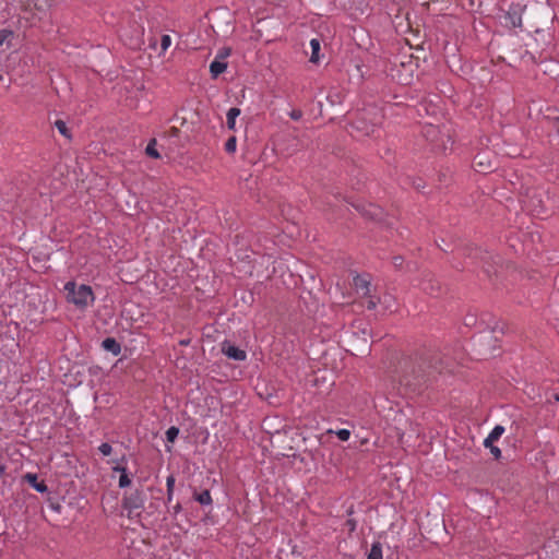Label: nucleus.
<instances>
[{
    "label": "nucleus",
    "mask_w": 559,
    "mask_h": 559,
    "mask_svg": "<svg viewBox=\"0 0 559 559\" xmlns=\"http://www.w3.org/2000/svg\"><path fill=\"white\" fill-rule=\"evenodd\" d=\"M98 450L104 456H108L111 454L112 448L109 443L104 442L99 445Z\"/></svg>",
    "instance_id": "nucleus-25"
},
{
    "label": "nucleus",
    "mask_w": 559,
    "mask_h": 559,
    "mask_svg": "<svg viewBox=\"0 0 559 559\" xmlns=\"http://www.w3.org/2000/svg\"><path fill=\"white\" fill-rule=\"evenodd\" d=\"M63 290L67 301L73 304L79 309H86L95 299L92 287L85 284L78 285L75 282L70 281L64 284Z\"/></svg>",
    "instance_id": "nucleus-3"
},
{
    "label": "nucleus",
    "mask_w": 559,
    "mask_h": 559,
    "mask_svg": "<svg viewBox=\"0 0 559 559\" xmlns=\"http://www.w3.org/2000/svg\"><path fill=\"white\" fill-rule=\"evenodd\" d=\"M336 436L342 441H347L350 437V431L347 429H340L336 431Z\"/></svg>",
    "instance_id": "nucleus-27"
},
{
    "label": "nucleus",
    "mask_w": 559,
    "mask_h": 559,
    "mask_svg": "<svg viewBox=\"0 0 559 559\" xmlns=\"http://www.w3.org/2000/svg\"><path fill=\"white\" fill-rule=\"evenodd\" d=\"M166 487H167V501L170 502L173 500L174 487H175V477L173 475H169L167 477Z\"/></svg>",
    "instance_id": "nucleus-20"
},
{
    "label": "nucleus",
    "mask_w": 559,
    "mask_h": 559,
    "mask_svg": "<svg viewBox=\"0 0 559 559\" xmlns=\"http://www.w3.org/2000/svg\"><path fill=\"white\" fill-rule=\"evenodd\" d=\"M521 23V19H519V24ZM513 26H516L518 24L513 21L512 22Z\"/></svg>",
    "instance_id": "nucleus-37"
},
{
    "label": "nucleus",
    "mask_w": 559,
    "mask_h": 559,
    "mask_svg": "<svg viewBox=\"0 0 559 559\" xmlns=\"http://www.w3.org/2000/svg\"><path fill=\"white\" fill-rule=\"evenodd\" d=\"M310 47H311L310 62L318 63L320 60V57H319V51L321 48L320 40L318 38H312L310 40Z\"/></svg>",
    "instance_id": "nucleus-13"
},
{
    "label": "nucleus",
    "mask_w": 559,
    "mask_h": 559,
    "mask_svg": "<svg viewBox=\"0 0 559 559\" xmlns=\"http://www.w3.org/2000/svg\"><path fill=\"white\" fill-rule=\"evenodd\" d=\"M368 297H369V300L367 302V309H369V310L376 309V307L379 304L380 299L376 298V297H372L371 295L368 296Z\"/></svg>",
    "instance_id": "nucleus-28"
},
{
    "label": "nucleus",
    "mask_w": 559,
    "mask_h": 559,
    "mask_svg": "<svg viewBox=\"0 0 559 559\" xmlns=\"http://www.w3.org/2000/svg\"><path fill=\"white\" fill-rule=\"evenodd\" d=\"M122 507L124 510L128 511V516H138L141 513V510L144 507V499L142 496V492L139 490H135L134 492L130 493L129 496H124L122 500Z\"/></svg>",
    "instance_id": "nucleus-4"
},
{
    "label": "nucleus",
    "mask_w": 559,
    "mask_h": 559,
    "mask_svg": "<svg viewBox=\"0 0 559 559\" xmlns=\"http://www.w3.org/2000/svg\"><path fill=\"white\" fill-rule=\"evenodd\" d=\"M354 287H355L357 294H359L360 296H362V297L370 296L371 282L367 276L356 275L354 277Z\"/></svg>",
    "instance_id": "nucleus-7"
},
{
    "label": "nucleus",
    "mask_w": 559,
    "mask_h": 559,
    "mask_svg": "<svg viewBox=\"0 0 559 559\" xmlns=\"http://www.w3.org/2000/svg\"><path fill=\"white\" fill-rule=\"evenodd\" d=\"M383 122V114L374 106L365 108L354 122V128L362 134L378 135L380 126Z\"/></svg>",
    "instance_id": "nucleus-2"
},
{
    "label": "nucleus",
    "mask_w": 559,
    "mask_h": 559,
    "mask_svg": "<svg viewBox=\"0 0 559 559\" xmlns=\"http://www.w3.org/2000/svg\"><path fill=\"white\" fill-rule=\"evenodd\" d=\"M114 471L120 473V477H119V487L120 488H126L131 485V479H130V477L127 473V468L124 466H116V467H114Z\"/></svg>",
    "instance_id": "nucleus-12"
},
{
    "label": "nucleus",
    "mask_w": 559,
    "mask_h": 559,
    "mask_svg": "<svg viewBox=\"0 0 559 559\" xmlns=\"http://www.w3.org/2000/svg\"><path fill=\"white\" fill-rule=\"evenodd\" d=\"M393 264L395 267H401L403 264V258L402 257H394L393 258Z\"/></svg>",
    "instance_id": "nucleus-31"
},
{
    "label": "nucleus",
    "mask_w": 559,
    "mask_h": 559,
    "mask_svg": "<svg viewBox=\"0 0 559 559\" xmlns=\"http://www.w3.org/2000/svg\"><path fill=\"white\" fill-rule=\"evenodd\" d=\"M237 140L236 136H230L225 143V151L229 154L235 153Z\"/></svg>",
    "instance_id": "nucleus-22"
},
{
    "label": "nucleus",
    "mask_w": 559,
    "mask_h": 559,
    "mask_svg": "<svg viewBox=\"0 0 559 559\" xmlns=\"http://www.w3.org/2000/svg\"><path fill=\"white\" fill-rule=\"evenodd\" d=\"M230 48H222L216 55L217 60L224 61L230 55Z\"/></svg>",
    "instance_id": "nucleus-26"
},
{
    "label": "nucleus",
    "mask_w": 559,
    "mask_h": 559,
    "mask_svg": "<svg viewBox=\"0 0 559 559\" xmlns=\"http://www.w3.org/2000/svg\"><path fill=\"white\" fill-rule=\"evenodd\" d=\"M552 397H554V400H555L556 402H559V393H555V394L552 395Z\"/></svg>",
    "instance_id": "nucleus-35"
},
{
    "label": "nucleus",
    "mask_w": 559,
    "mask_h": 559,
    "mask_svg": "<svg viewBox=\"0 0 559 559\" xmlns=\"http://www.w3.org/2000/svg\"><path fill=\"white\" fill-rule=\"evenodd\" d=\"M222 353L228 358L238 361H243L247 358V354L245 350L238 348L237 346L228 342H224L222 344Z\"/></svg>",
    "instance_id": "nucleus-6"
},
{
    "label": "nucleus",
    "mask_w": 559,
    "mask_h": 559,
    "mask_svg": "<svg viewBox=\"0 0 559 559\" xmlns=\"http://www.w3.org/2000/svg\"><path fill=\"white\" fill-rule=\"evenodd\" d=\"M443 362L438 354L423 350L404 357L399 364V381L412 393H420L442 373Z\"/></svg>",
    "instance_id": "nucleus-1"
},
{
    "label": "nucleus",
    "mask_w": 559,
    "mask_h": 559,
    "mask_svg": "<svg viewBox=\"0 0 559 559\" xmlns=\"http://www.w3.org/2000/svg\"><path fill=\"white\" fill-rule=\"evenodd\" d=\"M194 499L202 506H209L212 503V497L209 490H203L200 493H195Z\"/></svg>",
    "instance_id": "nucleus-17"
},
{
    "label": "nucleus",
    "mask_w": 559,
    "mask_h": 559,
    "mask_svg": "<svg viewBox=\"0 0 559 559\" xmlns=\"http://www.w3.org/2000/svg\"><path fill=\"white\" fill-rule=\"evenodd\" d=\"M389 299H392V296H388ZM384 301H386V297H384Z\"/></svg>",
    "instance_id": "nucleus-38"
},
{
    "label": "nucleus",
    "mask_w": 559,
    "mask_h": 559,
    "mask_svg": "<svg viewBox=\"0 0 559 559\" xmlns=\"http://www.w3.org/2000/svg\"><path fill=\"white\" fill-rule=\"evenodd\" d=\"M171 44V38L169 35H163L160 39V48L162 51H166Z\"/></svg>",
    "instance_id": "nucleus-24"
},
{
    "label": "nucleus",
    "mask_w": 559,
    "mask_h": 559,
    "mask_svg": "<svg viewBox=\"0 0 559 559\" xmlns=\"http://www.w3.org/2000/svg\"><path fill=\"white\" fill-rule=\"evenodd\" d=\"M174 514H178L180 511H181V504L180 503H177L176 506H174Z\"/></svg>",
    "instance_id": "nucleus-33"
},
{
    "label": "nucleus",
    "mask_w": 559,
    "mask_h": 559,
    "mask_svg": "<svg viewBox=\"0 0 559 559\" xmlns=\"http://www.w3.org/2000/svg\"><path fill=\"white\" fill-rule=\"evenodd\" d=\"M289 117L293 119V120H300L301 117H302V111L300 109H293L290 112H289Z\"/></svg>",
    "instance_id": "nucleus-29"
},
{
    "label": "nucleus",
    "mask_w": 559,
    "mask_h": 559,
    "mask_svg": "<svg viewBox=\"0 0 559 559\" xmlns=\"http://www.w3.org/2000/svg\"><path fill=\"white\" fill-rule=\"evenodd\" d=\"M181 345H188L189 344V341H181L180 342Z\"/></svg>",
    "instance_id": "nucleus-36"
},
{
    "label": "nucleus",
    "mask_w": 559,
    "mask_h": 559,
    "mask_svg": "<svg viewBox=\"0 0 559 559\" xmlns=\"http://www.w3.org/2000/svg\"><path fill=\"white\" fill-rule=\"evenodd\" d=\"M13 37V32L10 29H0V46H2L7 40Z\"/></svg>",
    "instance_id": "nucleus-23"
},
{
    "label": "nucleus",
    "mask_w": 559,
    "mask_h": 559,
    "mask_svg": "<svg viewBox=\"0 0 559 559\" xmlns=\"http://www.w3.org/2000/svg\"><path fill=\"white\" fill-rule=\"evenodd\" d=\"M503 432L504 427L497 425L488 435V437L484 440V447L490 450V453L496 460H499L501 457V450L493 443L502 436Z\"/></svg>",
    "instance_id": "nucleus-5"
},
{
    "label": "nucleus",
    "mask_w": 559,
    "mask_h": 559,
    "mask_svg": "<svg viewBox=\"0 0 559 559\" xmlns=\"http://www.w3.org/2000/svg\"><path fill=\"white\" fill-rule=\"evenodd\" d=\"M24 479L38 492H46L48 490L47 485L44 480H38L36 474L27 473Z\"/></svg>",
    "instance_id": "nucleus-9"
},
{
    "label": "nucleus",
    "mask_w": 559,
    "mask_h": 559,
    "mask_svg": "<svg viewBox=\"0 0 559 559\" xmlns=\"http://www.w3.org/2000/svg\"><path fill=\"white\" fill-rule=\"evenodd\" d=\"M156 144H157L156 139H152L145 148L146 155H148L152 158L160 157L159 153L156 150Z\"/></svg>",
    "instance_id": "nucleus-18"
},
{
    "label": "nucleus",
    "mask_w": 559,
    "mask_h": 559,
    "mask_svg": "<svg viewBox=\"0 0 559 559\" xmlns=\"http://www.w3.org/2000/svg\"><path fill=\"white\" fill-rule=\"evenodd\" d=\"M178 435H179V429L175 426H171L166 431V439L169 442H174L176 440V438L178 437Z\"/></svg>",
    "instance_id": "nucleus-21"
},
{
    "label": "nucleus",
    "mask_w": 559,
    "mask_h": 559,
    "mask_svg": "<svg viewBox=\"0 0 559 559\" xmlns=\"http://www.w3.org/2000/svg\"><path fill=\"white\" fill-rule=\"evenodd\" d=\"M240 115V109L233 107L227 111V127L229 130H235L236 118Z\"/></svg>",
    "instance_id": "nucleus-15"
},
{
    "label": "nucleus",
    "mask_w": 559,
    "mask_h": 559,
    "mask_svg": "<svg viewBox=\"0 0 559 559\" xmlns=\"http://www.w3.org/2000/svg\"><path fill=\"white\" fill-rule=\"evenodd\" d=\"M473 167L478 173H488L492 169V164L486 153H479L474 157Z\"/></svg>",
    "instance_id": "nucleus-8"
},
{
    "label": "nucleus",
    "mask_w": 559,
    "mask_h": 559,
    "mask_svg": "<svg viewBox=\"0 0 559 559\" xmlns=\"http://www.w3.org/2000/svg\"><path fill=\"white\" fill-rule=\"evenodd\" d=\"M556 119L559 121V116H558V117H556Z\"/></svg>",
    "instance_id": "nucleus-39"
},
{
    "label": "nucleus",
    "mask_w": 559,
    "mask_h": 559,
    "mask_svg": "<svg viewBox=\"0 0 559 559\" xmlns=\"http://www.w3.org/2000/svg\"><path fill=\"white\" fill-rule=\"evenodd\" d=\"M381 214H382V211L380 207L378 206H374V205H369L368 209H364L362 210V215L370 218V219H374V221H378L380 219L381 217Z\"/></svg>",
    "instance_id": "nucleus-14"
},
{
    "label": "nucleus",
    "mask_w": 559,
    "mask_h": 559,
    "mask_svg": "<svg viewBox=\"0 0 559 559\" xmlns=\"http://www.w3.org/2000/svg\"><path fill=\"white\" fill-rule=\"evenodd\" d=\"M436 131H437V130H436V128H433V127H431V126H430V127L427 129V132H426L425 134H426L427 136H429V135L435 134V133H436Z\"/></svg>",
    "instance_id": "nucleus-32"
},
{
    "label": "nucleus",
    "mask_w": 559,
    "mask_h": 559,
    "mask_svg": "<svg viewBox=\"0 0 559 559\" xmlns=\"http://www.w3.org/2000/svg\"><path fill=\"white\" fill-rule=\"evenodd\" d=\"M423 289H424L425 292L429 293V294H432V289H433V287H432V286H430V290H429V287L424 285V286H423Z\"/></svg>",
    "instance_id": "nucleus-34"
},
{
    "label": "nucleus",
    "mask_w": 559,
    "mask_h": 559,
    "mask_svg": "<svg viewBox=\"0 0 559 559\" xmlns=\"http://www.w3.org/2000/svg\"><path fill=\"white\" fill-rule=\"evenodd\" d=\"M226 69L227 62L217 60V58H215L210 64V72L213 79H216L219 74L225 72Z\"/></svg>",
    "instance_id": "nucleus-11"
},
{
    "label": "nucleus",
    "mask_w": 559,
    "mask_h": 559,
    "mask_svg": "<svg viewBox=\"0 0 559 559\" xmlns=\"http://www.w3.org/2000/svg\"><path fill=\"white\" fill-rule=\"evenodd\" d=\"M367 559H382V546L379 542L371 545Z\"/></svg>",
    "instance_id": "nucleus-16"
},
{
    "label": "nucleus",
    "mask_w": 559,
    "mask_h": 559,
    "mask_svg": "<svg viewBox=\"0 0 559 559\" xmlns=\"http://www.w3.org/2000/svg\"><path fill=\"white\" fill-rule=\"evenodd\" d=\"M55 127L57 128V130L66 138L70 139L71 138V133H70V130L69 128L67 127V123L63 121V120H56L55 122Z\"/></svg>",
    "instance_id": "nucleus-19"
},
{
    "label": "nucleus",
    "mask_w": 559,
    "mask_h": 559,
    "mask_svg": "<svg viewBox=\"0 0 559 559\" xmlns=\"http://www.w3.org/2000/svg\"><path fill=\"white\" fill-rule=\"evenodd\" d=\"M102 347L111 353L114 356H118L121 353V345L114 337H107L102 342Z\"/></svg>",
    "instance_id": "nucleus-10"
},
{
    "label": "nucleus",
    "mask_w": 559,
    "mask_h": 559,
    "mask_svg": "<svg viewBox=\"0 0 559 559\" xmlns=\"http://www.w3.org/2000/svg\"><path fill=\"white\" fill-rule=\"evenodd\" d=\"M345 525L348 527L349 532H354L356 530L357 523L355 520H347Z\"/></svg>",
    "instance_id": "nucleus-30"
}]
</instances>
